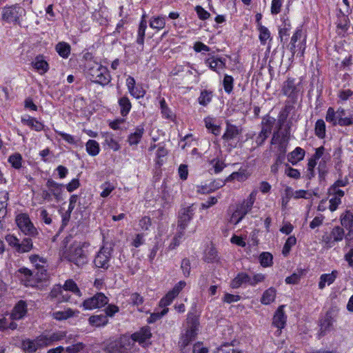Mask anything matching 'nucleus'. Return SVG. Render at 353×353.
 Instances as JSON below:
<instances>
[{"label": "nucleus", "instance_id": "nucleus-8", "mask_svg": "<svg viewBox=\"0 0 353 353\" xmlns=\"http://www.w3.org/2000/svg\"><path fill=\"white\" fill-rule=\"evenodd\" d=\"M345 236L344 229L340 226H334L329 234L322 236V241L327 248H332L337 242L341 241Z\"/></svg>", "mask_w": 353, "mask_h": 353}, {"label": "nucleus", "instance_id": "nucleus-13", "mask_svg": "<svg viewBox=\"0 0 353 353\" xmlns=\"http://www.w3.org/2000/svg\"><path fill=\"white\" fill-rule=\"evenodd\" d=\"M288 137L287 133H280L279 132H274L273 134L271 144L276 145L278 147V151L281 154H285L287 151V147L288 145Z\"/></svg>", "mask_w": 353, "mask_h": 353}, {"label": "nucleus", "instance_id": "nucleus-56", "mask_svg": "<svg viewBox=\"0 0 353 353\" xmlns=\"http://www.w3.org/2000/svg\"><path fill=\"white\" fill-rule=\"evenodd\" d=\"M100 188L102 190L100 194L101 196L105 198L111 194V192L114 190L115 187L110 182L105 181L101 185Z\"/></svg>", "mask_w": 353, "mask_h": 353}, {"label": "nucleus", "instance_id": "nucleus-26", "mask_svg": "<svg viewBox=\"0 0 353 353\" xmlns=\"http://www.w3.org/2000/svg\"><path fill=\"white\" fill-rule=\"evenodd\" d=\"M305 155V150L300 147H296L293 151L288 154V160L292 165H296L298 162L304 159Z\"/></svg>", "mask_w": 353, "mask_h": 353}, {"label": "nucleus", "instance_id": "nucleus-30", "mask_svg": "<svg viewBox=\"0 0 353 353\" xmlns=\"http://www.w3.org/2000/svg\"><path fill=\"white\" fill-rule=\"evenodd\" d=\"M9 200V192L6 190L0 191V218H3L7 214Z\"/></svg>", "mask_w": 353, "mask_h": 353}, {"label": "nucleus", "instance_id": "nucleus-3", "mask_svg": "<svg viewBox=\"0 0 353 353\" xmlns=\"http://www.w3.org/2000/svg\"><path fill=\"white\" fill-rule=\"evenodd\" d=\"M188 327L181 335L179 347L181 353H190V343L195 339L199 330V321L193 315L188 314L187 318Z\"/></svg>", "mask_w": 353, "mask_h": 353}, {"label": "nucleus", "instance_id": "nucleus-57", "mask_svg": "<svg viewBox=\"0 0 353 353\" xmlns=\"http://www.w3.org/2000/svg\"><path fill=\"white\" fill-rule=\"evenodd\" d=\"M210 164L212 165L210 170L214 174L220 173L226 166L225 163L220 159H213L211 161Z\"/></svg>", "mask_w": 353, "mask_h": 353}, {"label": "nucleus", "instance_id": "nucleus-60", "mask_svg": "<svg viewBox=\"0 0 353 353\" xmlns=\"http://www.w3.org/2000/svg\"><path fill=\"white\" fill-rule=\"evenodd\" d=\"M234 79L232 76L225 74L223 78V84L225 92L230 94L233 90Z\"/></svg>", "mask_w": 353, "mask_h": 353}, {"label": "nucleus", "instance_id": "nucleus-28", "mask_svg": "<svg viewBox=\"0 0 353 353\" xmlns=\"http://www.w3.org/2000/svg\"><path fill=\"white\" fill-rule=\"evenodd\" d=\"M151 336V332L149 328L143 327L139 332L132 335V339L134 341H138L140 344L144 343Z\"/></svg>", "mask_w": 353, "mask_h": 353}, {"label": "nucleus", "instance_id": "nucleus-19", "mask_svg": "<svg viewBox=\"0 0 353 353\" xmlns=\"http://www.w3.org/2000/svg\"><path fill=\"white\" fill-rule=\"evenodd\" d=\"M27 313V304L24 301H19L12 310L10 314L12 320H19Z\"/></svg>", "mask_w": 353, "mask_h": 353}, {"label": "nucleus", "instance_id": "nucleus-59", "mask_svg": "<svg viewBox=\"0 0 353 353\" xmlns=\"http://www.w3.org/2000/svg\"><path fill=\"white\" fill-rule=\"evenodd\" d=\"M128 92L132 97L136 99L143 98L145 94V90L141 85H137L134 86V88Z\"/></svg>", "mask_w": 353, "mask_h": 353}, {"label": "nucleus", "instance_id": "nucleus-36", "mask_svg": "<svg viewBox=\"0 0 353 353\" xmlns=\"http://www.w3.org/2000/svg\"><path fill=\"white\" fill-rule=\"evenodd\" d=\"M215 118L208 116L204 119L205 126L213 134L218 135L221 132V128L215 123Z\"/></svg>", "mask_w": 353, "mask_h": 353}, {"label": "nucleus", "instance_id": "nucleus-62", "mask_svg": "<svg viewBox=\"0 0 353 353\" xmlns=\"http://www.w3.org/2000/svg\"><path fill=\"white\" fill-rule=\"evenodd\" d=\"M168 308H163L161 312H154L152 313L148 320V323H152L156 322L157 320L165 315L168 312Z\"/></svg>", "mask_w": 353, "mask_h": 353}, {"label": "nucleus", "instance_id": "nucleus-21", "mask_svg": "<svg viewBox=\"0 0 353 353\" xmlns=\"http://www.w3.org/2000/svg\"><path fill=\"white\" fill-rule=\"evenodd\" d=\"M338 276V272L333 270L329 274H323L321 275L319 282V288L323 290L326 285H330L334 282Z\"/></svg>", "mask_w": 353, "mask_h": 353}, {"label": "nucleus", "instance_id": "nucleus-17", "mask_svg": "<svg viewBox=\"0 0 353 353\" xmlns=\"http://www.w3.org/2000/svg\"><path fill=\"white\" fill-rule=\"evenodd\" d=\"M46 186L51 194L57 201L62 199L63 185L59 184L52 179L48 180Z\"/></svg>", "mask_w": 353, "mask_h": 353}, {"label": "nucleus", "instance_id": "nucleus-49", "mask_svg": "<svg viewBox=\"0 0 353 353\" xmlns=\"http://www.w3.org/2000/svg\"><path fill=\"white\" fill-rule=\"evenodd\" d=\"M315 134L320 139L325 137V123L323 119H318L315 123Z\"/></svg>", "mask_w": 353, "mask_h": 353}, {"label": "nucleus", "instance_id": "nucleus-5", "mask_svg": "<svg viewBox=\"0 0 353 353\" xmlns=\"http://www.w3.org/2000/svg\"><path fill=\"white\" fill-rule=\"evenodd\" d=\"M113 248L111 245H103L96 254L94 264L96 268L108 270L112 258Z\"/></svg>", "mask_w": 353, "mask_h": 353}, {"label": "nucleus", "instance_id": "nucleus-64", "mask_svg": "<svg viewBox=\"0 0 353 353\" xmlns=\"http://www.w3.org/2000/svg\"><path fill=\"white\" fill-rule=\"evenodd\" d=\"M216 353H242L241 351L236 350L229 343L224 344L217 348Z\"/></svg>", "mask_w": 353, "mask_h": 353}, {"label": "nucleus", "instance_id": "nucleus-18", "mask_svg": "<svg viewBox=\"0 0 353 353\" xmlns=\"http://www.w3.org/2000/svg\"><path fill=\"white\" fill-rule=\"evenodd\" d=\"M284 305H281L276 310L273 317V325L276 327L280 331L285 327L286 323L287 316L284 312Z\"/></svg>", "mask_w": 353, "mask_h": 353}, {"label": "nucleus", "instance_id": "nucleus-15", "mask_svg": "<svg viewBox=\"0 0 353 353\" xmlns=\"http://www.w3.org/2000/svg\"><path fill=\"white\" fill-rule=\"evenodd\" d=\"M247 214L245 211L239 205H236L234 208H230L228 211V221L233 225L238 224Z\"/></svg>", "mask_w": 353, "mask_h": 353}, {"label": "nucleus", "instance_id": "nucleus-10", "mask_svg": "<svg viewBox=\"0 0 353 353\" xmlns=\"http://www.w3.org/2000/svg\"><path fill=\"white\" fill-rule=\"evenodd\" d=\"M275 119L272 117H265L261 122L262 129L256 139V143L258 145H261L265 139L272 132Z\"/></svg>", "mask_w": 353, "mask_h": 353}, {"label": "nucleus", "instance_id": "nucleus-38", "mask_svg": "<svg viewBox=\"0 0 353 353\" xmlns=\"http://www.w3.org/2000/svg\"><path fill=\"white\" fill-rule=\"evenodd\" d=\"M149 25L152 29L157 30H162L165 26V17L154 16L150 19Z\"/></svg>", "mask_w": 353, "mask_h": 353}, {"label": "nucleus", "instance_id": "nucleus-31", "mask_svg": "<svg viewBox=\"0 0 353 353\" xmlns=\"http://www.w3.org/2000/svg\"><path fill=\"white\" fill-rule=\"evenodd\" d=\"M256 195L257 190H253L246 199H245L242 203H239L247 214L252 210L256 201Z\"/></svg>", "mask_w": 353, "mask_h": 353}, {"label": "nucleus", "instance_id": "nucleus-54", "mask_svg": "<svg viewBox=\"0 0 353 353\" xmlns=\"http://www.w3.org/2000/svg\"><path fill=\"white\" fill-rule=\"evenodd\" d=\"M30 261L33 263L38 270H41L42 272L44 270V266L46 263L45 259L40 257L38 255H31L30 256Z\"/></svg>", "mask_w": 353, "mask_h": 353}, {"label": "nucleus", "instance_id": "nucleus-1", "mask_svg": "<svg viewBox=\"0 0 353 353\" xmlns=\"http://www.w3.org/2000/svg\"><path fill=\"white\" fill-rule=\"evenodd\" d=\"M61 332L50 334H41L34 339H26L21 343L22 350L27 353H34L37 350L50 346L53 343L61 341L64 337Z\"/></svg>", "mask_w": 353, "mask_h": 353}, {"label": "nucleus", "instance_id": "nucleus-11", "mask_svg": "<svg viewBox=\"0 0 353 353\" xmlns=\"http://www.w3.org/2000/svg\"><path fill=\"white\" fill-rule=\"evenodd\" d=\"M129 349V339L127 337H122L119 340L112 341L106 347L108 353H128Z\"/></svg>", "mask_w": 353, "mask_h": 353}, {"label": "nucleus", "instance_id": "nucleus-42", "mask_svg": "<svg viewBox=\"0 0 353 353\" xmlns=\"http://www.w3.org/2000/svg\"><path fill=\"white\" fill-rule=\"evenodd\" d=\"M341 224L346 230L351 231V228L353 223V215L350 211H346L341 216Z\"/></svg>", "mask_w": 353, "mask_h": 353}, {"label": "nucleus", "instance_id": "nucleus-55", "mask_svg": "<svg viewBox=\"0 0 353 353\" xmlns=\"http://www.w3.org/2000/svg\"><path fill=\"white\" fill-rule=\"evenodd\" d=\"M168 150L163 145H158V149L156 152V163L159 166L163 163V159L167 156Z\"/></svg>", "mask_w": 353, "mask_h": 353}, {"label": "nucleus", "instance_id": "nucleus-50", "mask_svg": "<svg viewBox=\"0 0 353 353\" xmlns=\"http://www.w3.org/2000/svg\"><path fill=\"white\" fill-rule=\"evenodd\" d=\"M184 234H185L184 230H181V229L178 228V232H176V234L174 236L172 242L169 245L168 249L170 250H174L176 248H177L180 245L181 239L184 236Z\"/></svg>", "mask_w": 353, "mask_h": 353}, {"label": "nucleus", "instance_id": "nucleus-14", "mask_svg": "<svg viewBox=\"0 0 353 353\" xmlns=\"http://www.w3.org/2000/svg\"><path fill=\"white\" fill-rule=\"evenodd\" d=\"M205 63L212 70L219 73L225 68V59L209 54V57L205 59Z\"/></svg>", "mask_w": 353, "mask_h": 353}, {"label": "nucleus", "instance_id": "nucleus-27", "mask_svg": "<svg viewBox=\"0 0 353 353\" xmlns=\"http://www.w3.org/2000/svg\"><path fill=\"white\" fill-rule=\"evenodd\" d=\"M144 133V128L143 126H137L134 131L130 133L128 137V142L130 145H137L140 142L143 134Z\"/></svg>", "mask_w": 353, "mask_h": 353}, {"label": "nucleus", "instance_id": "nucleus-52", "mask_svg": "<svg viewBox=\"0 0 353 353\" xmlns=\"http://www.w3.org/2000/svg\"><path fill=\"white\" fill-rule=\"evenodd\" d=\"M296 243V239L294 236H289L284 245H283V250H282V254L285 256H287L290 250H291V248L292 247H293L295 244Z\"/></svg>", "mask_w": 353, "mask_h": 353}, {"label": "nucleus", "instance_id": "nucleus-47", "mask_svg": "<svg viewBox=\"0 0 353 353\" xmlns=\"http://www.w3.org/2000/svg\"><path fill=\"white\" fill-rule=\"evenodd\" d=\"M22 160L23 159L21 154L14 153L8 157V161L14 168L19 170L22 166Z\"/></svg>", "mask_w": 353, "mask_h": 353}, {"label": "nucleus", "instance_id": "nucleus-24", "mask_svg": "<svg viewBox=\"0 0 353 353\" xmlns=\"http://www.w3.org/2000/svg\"><path fill=\"white\" fill-rule=\"evenodd\" d=\"M241 132V128L230 123H226V130L223 135V139L225 140H232L235 139Z\"/></svg>", "mask_w": 353, "mask_h": 353}, {"label": "nucleus", "instance_id": "nucleus-45", "mask_svg": "<svg viewBox=\"0 0 353 353\" xmlns=\"http://www.w3.org/2000/svg\"><path fill=\"white\" fill-rule=\"evenodd\" d=\"M259 40L261 43L265 45L268 39H270V32L269 30L263 26L261 23H259Z\"/></svg>", "mask_w": 353, "mask_h": 353}, {"label": "nucleus", "instance_id": "nucleus-53", "mask_svg": "<svg viewBox=\"0 0 353 353\" xmlns=\"http://www.w3.org/2000/svg\"><path fill=\"white\" fill-rule=\"evenodd\" d=\"M273 256L270 252H263L259 256V261L263 268L270 267L272 265Z\"/></svg>", "mask_w": 353, "mask_h": 353}, {"label": "nucleus", "instance_id": "nucleus-61", "mask_svg": "<svg viewBox=\"0 0 353 353\" xmlns=\"http://www.w3.org/2000/svg\"><path fill=\"white\" fill-rule=\"evenodd\" d=\"M176 298L170 291L163 296L159 301V306L161 307L167 308L168 305H170L173 300Z\"/></svg>", "mask_w": 353, "mask_h": 353}, {"label": "nucleus", "instance_id": "nucleus-23", "mask_svg": "<svg viewBox=\"0 0 353 353\" xmlns=\"http://www.w3.org/2000/svg\"><path fill=\"white\" fill-rule=\"evenodd\" d=\"M79 311L73 310L70 308H65L63 310L55 311L52 312V317L57 321L67 320L68 319L77 315Z\"/></svg>", "mask_w": 353, "mask_h": 353}, {"label": "nucleus", "instance_id": "nucleus-6", "mask_svg": "<svg viewBox=\"0 0 353 353\" xmlns=\"http://www.w3.org/2000/svg\"><path fill=\"white\" fill-rule=\"evenodd\" d=\"M26 14L25 9L19 5L4 8L2 19L8 23H20V20Z\"/></svg>", "mask_w": 353, "mask_h": 353}, {"label": "nucleus", "instance_id": "nucleus-44", "mask_svg": "<svg viewBox=\"0 0 353 353\" xmlns=\"http://www.w3.org/2000/svg\"><path fill=\"white\" fill-rule=\"evenodd\" d=\"M295 90L296 86L294 79H288L284 82L282 91L285 96L292 97Z\"/></svg>", "mask_w": 353, "mask_h": 353}, {"label": "nucleus", "instance_id": "nucleus-16", "mask_svg": "<svg viewBox=\"0 0 353 353\" xmlns=\"http://www.w3.org/2000/svg\"><path fill=\"white\" fill-rule=\"evenodd\" d=\"M17 276L26 286H32L34 284L31 270L26 268H21L17 272Z\"/></svg>", "mask_w": 353, "mask_h": 353}, {"label": "nucleus", "instance_id": "nucleus-2", "mask_svg": "<svg viewBox=\"0 0 353 353\" xmlns=\"http://www.w3.org/2000/svg\"><path fill=\"white\" fill-rule=\"evenodd\" d=\"M88 242H74L63 252L61 257L80 267L88 262L90 248Z\"/></svg>", "mask_w": 353, "mask_h": 353}, {"label": "nucleus", "instance_id": "nucleus-40", "mask_svg": "<svg viewBox=\"0 0 353 353\" xmlns=\"http://www.w3.org/2000/svg\"><path fill=\"white\" fill-rule=\"evenodd\" d=\"M55 49L59 55L64 59L68 58L70 54V46L66 42H59L56 45Z\"/></svg>", "mask_w": 353, "mask_h": 353}, {"label": "nucleus", "instance_id": "nucleus-41", "mask_svg": "<svg viewBox=\"0 0 353 353\" xmlns=\"http://www.w3.org/2000/svg\"><path fill=\"white\" fill-rule=\"evenodd\" d=\"M160 108H161V112L162 114V117L164 119L174 121L175 118V115L173 113V112L171 110V109L166 104V102L164 99H162L160 101Z\"/></svg>", "mask_w": 353, "mask_h": 353}, {"label": "nucleus", "instance_id": "nucleus-20", "mask_svg": "<svg viewBox=\"0 0 353 353\" xmlns=\"http://www.w3.org/2000/svg\"><path fill=\"white\" fill-rule=\"evenodd\" d=\"M333 323V319L330 312H327L325 315L320 321L319 336H324L331 329Z\"/></svg>", "mask_w": 353, "mask_h": 353}, {"label": "nucleus", "instance_id": "nucleus-9", "mask_svg": "<svg viewBox=\"0 0 353 353\" xmlns=\"http://www.w3.org/2000/svg\"><path fill=\"white\" fill-rule=\"evenodd\" d=\"M108 302V299L103 293H97L93 296L85 299L82 306L85 310H92L97 308H100L106 305Z\"/></svg>", "mask_w": 353, "mask_h": 353}, {"label": "nucleus", "instance_id": "nucleus-48", "mask_svg": "<svg viewBox=\"0 0 353 353\" xmlns=\"http://www.w3.org/2000/svg\"><path fill=\"white\" fill-rule=\"evenodd\" d=\"M33 248V244L31 239L25 238L21 243H19L17 251L19 253L28 252Z\"/></svg>", "mask_w": 353, "mask_h": 353}, {"label": "nucleus", "instance_id": "nucleus-25", "mask_svg": "<svg viewBox=\"0 0 353 353\" xmlns=\"http://www.w3.org/2000/svg\"><path fill=\"white\" fill-rule=\"evenodd\" d=\"M21 121L23 124L37 132L43 130L44 128L43 123L39 121L36 118L30 116L23 117L21 118Z\"/></svg>", "mask_w": 353, "mask_h": 353}, {"label": "nucleus", "instance_id": "nucleus-4", "mask_svg": "<svg viewBox=\"0 0 353 353\" xmlns=\"http://www.w3.org/2000/svg\"><path fill=\"white\" fill-rule=\"evenodd\" d=\"M87 76L92 82L101 85H108L111 81L108 68L99 63H92L89 65Z\"/></svg>", "mask_w": 353, "mask_h": 353}, {"label": "nucleus", "instance_id": "nucleus-46", "mask_svg": "<svg viewBox=\"0 0 353 353\" xmlns=\"http://www.w3.org/2000/svg\"><path fill=\"white\" fill-rule=\"evenodd\" d=\"M62 288L65 290V291L72 292V293H74V294H76L79 296H80L81 295V291L79 289L77 285L76 284V283L74 281H72L71 279L67 280L65 282Z\"/></svg>", "mask_w": 353, "mask_h": 353}, {"label": "nucleus", "instance_id": "nucleus-29", "mask_svg": "<svg viewBox=\"0 0 353 353\" xmlns=\"http://www.w3.org/2000/svg\"><path fill=\"white\" fill-rule=\"evenodd\" d=\"M102 137L104 139V144L108 145L110 149L114 151H118L120 149V145L112 133L103 132L102 133Z\"/></svg>", "mask_w": 353, "mask_h": 353}, {"label": "nucleus", "instance_id": "nucleus-33", "mask_svg": "<svg viewBox=\"0 0 353 353\" xmlns=\"http://www.w3.org/2000/svg\"><path fill=\"white\" fill-rule=\"evenodd\" d=\"M249 284V275L246 273L238 274L231 281L230 287L234 289L239 288L241 285Z\"/></svg>", "mask_w": 353, "mask_h": 353}, {"label": "nucleus", "instance_id": "nucleus-7", "mask_svg": "<svg viewBox=\"0 0 353 353\" xmlns=\"http://www.w3.org/2000/svg\"><path fill=\"white\" fill-rule=\"evenodd\" d=\"M15 221L19 230L25 235L34 236L37 234V230L27 214H18L16 216Z\"/></svg>", "mask_w": 353, "mask_h": 353}, {"label": "nucleus", "instance_id": "nucleus-58", "mask_svg": "<svg viewBox=\"0 0 353 353\" xmlns=\"http://www.w3.org/2000/svg\"><path fill=\"white\" fill-rule=\"evenodd\" d=\"M85 347V345L81 342L74 343L65 348L64 350L67 353H79L83 350Z\"/></svg>", "mask_w": 353, "mask_h": 353}, {"label": "nucleus", "instance_id": "nucleus-43", "mask_svg": "<svg viewBox=\"0 0 353 353\" xmlns=\"http://www.w3.org/2000/svg\"><path fill=\"white\" fill-rule=\"evenodd\" d=\"M87 152L92 157L97 156L100 152L99 144L92 139H90L85 144Z\"/></svg>", "mask_w": 353, "mask_h": 353}, {"label": "nucleus", "instance_id": "nucleus-63", "mask_svg": "<svg viewBox=\"0 0 353 353\" xmlns=\"http://www.w3.org/2000/svg\"><path fill=\"white\" fill-rule=\"evenodd\" d=\"M151 225H152V221H151V219L149 216H143L139 221V226L140 228V230H141V231L149 230Z\"/></svg>", "mask_w": 353, "mask_h": 353}, {"label": "nucleus", "instance_id": "nucleus-39", "mask_svg": "<svg viewBox=\"0 0 353 353\" xmlns=\"http://www.w3.org/2000/svg\"><path fill=\"white\" fill-rule=\"evenodd\" d=\"M89 323L95 327L104 326L108 323V319L105 314L92 315L88 319Z\"/></svg>", "mask_w": 353, "mask_h": 353}, {"label": "nucleus", "instance_id": "nucleus-22", "mask_svg": "<svg viewBox=\"0 0 353 353\" xmlns=\"http://www.w3.org/2000/svg\"><path fill=\"white\" fill-rule=\"evenodd\" d=\"M345 115V110L343 109H339L336 112L334 108H329L327 111L325 119L327 122L336 125L338 123L339 118Z\"/></svg>", "mask_w": 353, "mask_h": 353}, {"label": "nucleus", "instance_id": "nucleus-12", "mask_svg": "<svg viewBox=\"0 0 353 353\" xmlns=\"http://www.w3.org/2000/svg\"><path fill=\"white\" fill-rule=\"evenodd\" d=\"M195 212L194 205H190L181 210L178 220V228L185 230L188 223L193 219Z\"/></svg>", "mask_w": 353, "mask_h": 353}, {"label": "nucleus", "instance_id": "nucleus-34", "mask_svg": "<svg viewBox=\"0 0 353 353\" xmlns=\"http://www.w3.org/2000/svg\"><path fill=\"white\" fill-rule=\"evenodd\" d=\"M32 65L41 74L46 73L49 69L48 63L40 56L35 58L32 62Z\"/></svg>", "mask_w": 353, "mask_h": 353}, {"label": "nucleus", "instance_id": "nucleus-32", "mask_svg": "<svg viewBox=\"0 0 353 353\" xmlns=\"http://www.w3.org/2000/svg\"><path fill=\"white\" fill-rule=\"evenodd\" d=\"M118 103L120 108V113L121 116L126 117L131 110L132 104L126 96H123L119 99Z\"/></svg>", "mask_w": 353, "mask_h": 353}, {"label": "nucleus", "instance_id": "nucleus-37", "mask_svg": "<svg viewBox=\"0 0 353 353\" xmlns=\"http://www.w3.org/2000/svg\"><path fill=\"white\" fill-rule=\"evenodd\" d=\"M276 292L274 288H270L266 290L261 299V302L263 305H268L274 302L276 298Z\"/></svg>", "mask_w": 353, "mask_h": 353}, {"label": "nucleus", "instance_id": "nucleus-51", "mask_svg": "<svg viewBox=\"0 0 353 353\" xmlns=\"http://www.w3.org/2000/svg\"><path fill=\"white\" fill-rule=\"evenodd\" d=\"M212 92L209 90L201 91L200 96L198 98V101L200 105L206 106L212 101Z\"/></svg>", "mask_w": 353, "mask_h": 353}, {"label": "nucleus", "instance_id": "nucleus-35", "mask_svg": "<svg viewBox=\"0 0 353 353\" xmlns=\"http://www.w3.org/2000/svg\"><path fill=\"white\" fill-rule=\"evenodd\" d=\"M249 176V173L245 169H239L237 172H232L226 178V181H245Z\"/></svg>", "mask_w": 353, "mask_h": 353}]
</instances>
